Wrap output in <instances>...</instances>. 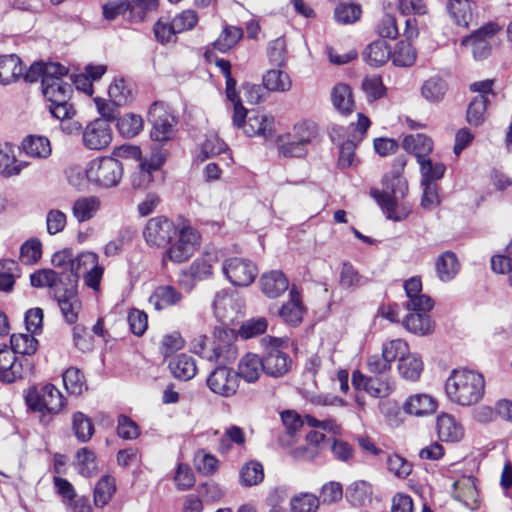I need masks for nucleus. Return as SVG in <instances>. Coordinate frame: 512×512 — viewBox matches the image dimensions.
I'll return each mask as SVG.
<instances>
[{
  "label": "nucleus",
  "instance_id": "58",
  "mask_svg": "<svg viewBox=\"0 0 512 512\" xmlns=\"http://www.w3.org/2000/svg\"><path fill=\"white\" fill-rule=\"evenodd\" d=\"M78 472L84 477H91L97 470L96 457L88 448H81L76 454Z\"/></svg>",
  "mask_w": 512,
  "mask_h": 512
},
{
  "label": "nucleus",
  "instance_id": "33",
  "mask_svg": "<svg viewBox=\"0 0 512 512\" xmlns=\"http://www.w3.org/2000/svg\"><path fill=\"white\" fill-rule=\"evenodd\" d=\"M183 296L175 287L171 285H160L155 288L149 297V303L156 310H163L170 306L177 305Z\"/></svg>",
  "mask_w": 512,
  "mask_h": 512
},
{
  "label": "nucleus",
  "instance_id": "1",
  "mask_svg": "<svg viewBox=\"0 0 512 512\" xmlns=\"http://www.w3.org/2000/svg\"><path fill=\"white\" fill-rule=\"evenodd\" d=\"M406 164V156L396 157L391 172L382 178V189L372 188L370 190L371 197L375 199L386 217L396 222L406 219L412 211V205L405 200L409 188L402 173Z\"/></svg>",
  "mask_w": 512,
  "mask_h": 512
},
{
  "label": "nucleus",
  "instance_id": "56",
  "mask_svg": "<svg viewBox=\"0 0 512 512\" xmlns=\"http://www.w3.org/2000/svg\"><path fill=\"white\" fill-rule=\"evenodd\" d=\"M108 95L110 100L118 106L126 105L133 98L131 87L122 78L110 84Z\"/></svg>",
  "mask_w": 512,
  "mask_h": 512
},
{
  "label": "nucleus",
  "instance_id": "5",
  "mask_svg": "<svg viewBox=\"0 0 512 512\" xmlns=\"http://www.w3.org/2000/svg\"><path fill=\"white\" fill-rule=\"evenodd\" d=\"M91 184L101 188L116 187L123 177L122 163L113 157H98L89 162Z\"/></svg>",
  "mask_w": 512,
  "mask_h": 512
},
{
  "label": "nucleus",
  "instance_id": "31",
  "mask_svg": "<svg viewBox=\"0 0 512 512\" xmlns=\"http://www.w3.org/2000/svg\"><path fill=\"white\" fill-rule=\"evenodd\" d=\"M24 66L16 54L0 56V83L10 85L21 79Z\"/></svg>",
  "mask_w": 512,
  "mask_h": 512
},
{
  "label": "nucleus",
  "instance_id": "38",
  "mask_svg": "<svg viewBox=\"0 0 512 512\" xmlns=\"http://www.w3.org/2000/svg\"><path fill=\"white\" fill-rule=\"evenodd\" d=\"M448 91V84L445 79L433 75L425 80L421 86V95L430 103L441 102Z\"/></svg>",
  "mask_w": 512,
  "mask_h": 512
},
{
  "label": "nucleus",
  "instance_id": "23",
  "mask_svg": "<svg viewBox=\"0 0 512 512\" xmlns=\"http://www.w3.org/2000/svg\"><path fill=\"white\" fill-rule=\"evenodd\" d=\"M305 310L301 296L293 286L289 290L288 301L285 302L278 310V316L286 324L296 327L302 322Z\"/></svg>",
  "mask_w": 512,
  "mask_h": 512
},
{
  "label": "nucleus",
  "instance_id": "19",
  "mask_svg": "<svg viewBox=\"0 0 512 512\" xmlns=\"http://www.w3.org/2000/svg\"><path fill=\"white\" fill-rule=\"evenodd\" d=\"M403 286L408 298L406 303L408 310L428 312L433 308V300L422 294V281L419 276L407 279Z\"/></svg>",
  "mask_w": 512,
  "mask_h": 512
},
{
  "label": "nucleus",
  "instance_id": "41",
  "mask_svg": "<svg viewBox=\"0 0 512 512\" xmlns=\"http://www.w3.org/2000/svg\"><path fill=\"white\" fill-rule=\"evenodd\" d=\"M24 153L33 158H47L51 154L50 141L45 136L28 135L22 141Z\"/></svg>",
  "mask_w": 512,
  "mask_h": 512
},
{
  "label": "nucleus",
  "instance_id": "43",
  "mask_svg": "<svg viewBox=\"0 0 512 512\" xmlns=\"http://www.w3.org/2000/svg\"><path fill=\"white\" fill-rule=\"evenodd\" d=\"M240 484L252 487L260 484L264 479V469L260 462L251 460L245 463L239 472Z\"/></svg>",
  "mask_w": 512,
  "mask_h": 512
},
{
  "label": "nucleus",
  "instance_id": "49",
  "mask_svg": "<svg viewBox=\"0 0 512 512\" xmlns=\"http://www.w3.org/2000/svg\"><path fill=\"white\" fill-rule=\"evenodd\" d=\"M115 479L109 475H104L97 482L94 489V503L96 506H105L115 493Z\"/></svg>",
  "mask_w": 512,
  "mask_h": 512
},
{
  "label": "nucleus",
  "instance_id": "3",
  "mask_svg": "<svg viewBox=\"0 0 512 512\" xmlns=\"http://www.w3.org/2000/svg\"><path fill=\"white\" fill-rule=\"evenodd\" d=\"M25 400L30 409L41 413L43 417L46 414H58L65 406L64 396L50 383L29 388Z\"/></svg>",
  "mask_w": 512,
  "mask_h": 512
},
{
  "label": "nucleus",
  "instance_id": "47",
  "mask_svg": "<svg viewBox=\"0 0 512 512\" xmlns=\"http://www.w3.org/2000/svg\"><path fill=\"white\" fill-rule=\"evenodd\" d=\"M416 60V51L407 41H399L392 50L391 61L395 66L409 67Z\"/></svg>",
  "mask_w": 512,
  "mask_h": 512
},
{
  "label": "nucleus",
  "instance_id": "46",
  "mask_svg": "<svg viewBox=\"0 0 512 512\" xmlns=\"http://www.w3.org/2000/svg\"><path fill=\"white\" fill-rule=\"evenodd\" d=\"M65 176L68 183L78 190H84L89 184H91L89 177V164L86 168H83L76 163L69 164L65 169Z\"/></svg>",
  "mask_w": 512,
  "mask_h": 512
},
{
  "label": "nucleus",
  "instance_id": "10",
  "mask_svg": "<svg viewBox=\"0 0 512 512\" xmlns=\"http://www.w3.org/2000/svg\"><path fill=\"white\" fill-rule=\"evenodd\" d=\"M32 364L26 358H19L7 347L0 349V381L14 383L32 372Z\"/></svg>",
  "mask_w": 512,
  "mask_h": 512
},
{
  "label": "nucleus",
  "instance_id": "27",
  "mask_svg": "<svg viewBox=\"0 0 512 512\" xmlns=\"http://www.w3.org/2000/svg\"><path fill=\"white\" fill-rule=\"evenodd\" d=\"M147 120L152 125V128H173L178 124V118L173 110L161 101H155L150 106Z\"/></svg>",
  "mask_w": 512,
  "mask_h": 512
},
{
  "label": "nucleus",
  "instance_id": "54",
  "mask_svg": "<svg viewBox=\"0 0 512 512\" xmlns=\"http://www.w3.org/2000/svg\"><path fill=\"white\" fill-rule=\"evenodd\" d=\"M228 150V146L222 141L215 132L206 136L205 141L200 146V154L197 156L201 161L214 157Z\"/></svg>",
  "mask_w": 512,
  "mask_h": 512
},
{
  "label": "nucleus",
  "instance_id": "57",
  "mask_svg": "<svg viewBox=\"0 0 512 512\" xmlns=\"http://www.w3.org/2000/svg\"><path fill=\"white\" fill-rule=\"evenodd\" d=\"M242 36L243 31L241 28L236 26H225L213 45L220 52H227L237 44Z\"/></svg>",
  "mask_w": 512,
  "mask_h": 512
},
{
  "label": "nucleus",
  "instance_id": "18",
  "mask_svg": "<svg viewBox=\"0 0 512 512\" xmlns=\"http://www.w3.org/2000/svg\"><path fill=\"white\" fill-rule=\"evenodd\" d=\"M67 74H54L43 79L42 92L50 103L69 101L73 92L72 84L63 79Z\"/></svg>",
  "mask_w": 512,
  "mask_h": 512
},
{
  "label": "nucleus",
  "instance_id": "63",
  "mask_svg": "<svg viewBox=\"0 0 512 512\" xmlns=\"http://www.w3.org/2000/svg\"><path fill=\"white\" fill-rule=\"evenodd\" d=\"M157 8L158 0H131L130 21L141 22L145 19L147 13L155 11Z\"/></svg>",
  "mask_w": 512,
  "mask_h": 512
},
{
  "label": "nucleus",
  "instance_id": "42",
  "mask_svg": "<svg viewBox=\"0 0 512 512\" xmlns=\"http://www.w3.org/2000/svg\"><path fill=\"white\" fill-rule=\"evenodd\" d=\"M169 368L174 377L180 380H189L197 373L194 359L186 354H180L170 361Z\"/></svg>",
  "mask_w": 512,
  "mask_h": 512
},
{
  "label": "nucleus",
  "instance_id": "36",
  "mask_svg": "<svg viewBox=\"0 0 512 512\" xmlns=\"http://www.w3.org/2000/svg\"><path fill=\"white\" fill-rule=\"evenodd\" d=\"M407 315L403 320V326L411 333L425 336L434 331L435 324L431 317L424 311H415Z\"/></svg>",
  "mask_w": 512,
  "mask_h": 512
},
{
  "label": "nucleus",
  "instance_id": "44",
  "mask_svg": "<svg viewBox=\"0 0 512 512\" xmlns=\"http://www.w3.org/2000/svg\"><path fill=\"white\" fill-rule=\"evenodd\" d=\"M237 354L238 350L234 344L218 341L213 342L211 353L206 354V360L225 364L234 361Z\"/></svg>",
  "mask_w": 512,
  "mask_h": 512
},
{
  "label": "nucleus",
  "instance_id": "2",
  "mask_svg": "<svg viewBox=\"0 0 512 512\" xmlns=\"http://www.w3.org/2000/svg\"><path fill=\"white\" fill-rule=\"evenodd\" d=\"M448 399L460 406H471L478 403L485 393L484 376L471 369H454L445 383Z\"/></svg>",
  "mask_w": 512,
  "mask_h": 512
},
{
  "label": "nucleus",
  "instance_id": "39",
  "mask_svg": "<svg viewBox=\"0 0 512 512\" xmlns=\"http://www.w3.org/2000/svg\"><path fill=\"white\" fill-rule=\"evenodd\" d=\"M436 272L442 282H448L455 278L460 270V264L453 252L447 251L438 256Z\"/></svg>",
  "mask_w": 512,
  "mask_h": 512
},
{
  "label": "nucleus",
  "instance_id": "60",
  "mask_svg": "<svg viewBox=\"0 0 512 512\" xmlns=\"http://www.w3.org/2000/svg\"><path fill=\"white\" fill-rule=\"evenodd\" d=\"M362 10L360 5L355 3H340L334 11V17L337 22L342 24H352L359 20Z\"/></svg>",
  "mask_w": 512,
  "mask_h": 512
},
{
  "label": "nucleus",
  "instance_id": "12",
  "mask_svg": "<svg viewBox=\"0 0 512 512\" xmlns=\"http://www.w3.org/2000/svg\"><path fill=\"white\" fill-rule=\"evenodd\" d=\"M225 277L235 286H249L256 278L258 270L251 261L233 257L222 264Z\"/></svg>",
  "mask_w": 512,
  "mask_h": 512
},
{
  "label": "nucleus",
  "instance_id": "15",
  "mask_svg": "<svg viewBox=\"0 0 512 512\" xmlns=\"http://www.w3.org/2000/svg\"><path fill=\"white\" fill-rule=\"evenodd\" d=\"M207 386L214 393L222 397H231L239 388V379L236 372L220 365L210 372L207 377Z\"/></svg>",
  "mask_w": 512,
  "mask_h": 512
},
{
  "label": "nucleus",
  "instance_id": "37",
  "mask_svg": "<svg viewBox=\"0 0 512 512\" xmlns=\"http://www.w3.org/2000/svg\"><path fill=\"white\" fill-rule=\"evenodd\" d=\"M246 443V435L243 429L236 425L227 427L221 435L217 451L221 455L229 454L234 446L243 448Z\"/></svg>",
  "mask_w": 512,
  "mask_h": 512
},
{
  "label": "nucleus",
  "instance_id": "59",
  "mask_svg": "<svg viewBox=\"0 0 512 512\" xmlns=\"http://www.w3.org/2000/svg\"><path fill=\"white\" fill-rule=\"evenodd\" d=\"M409 352V345L403 339L389 340L382 345V353L391 363L396 359L400 362V359L404 358Z\"/></svg>",
  "mask_w": 512,
  "mask_h": 512
},
{
  "label": "nucleus",
  "instance_id": "61",
  "mask_svg": "<svg viewBox=\"0 0 512 512\" xmlns=\"http://www.w3.org/2000/svg\"><path fill=\"white\" fill-rule=\"evenodd\" d=\"M422 175L421 184L433 183L444 176L446 167L442 163H432L430 159H423L418 162Z\"/></svg>",
  "mask_w": 512,
  "mask_h": 512
},
{
  "label": "nucleus",
  "instance_id": "35",
  "mask_svg": "<svg viewBox=\"0 0 512 512\" xmlns=\"http://www.w3.org/2000/svg\"><path fill=\"white\" fill-rule=\"evenodd\" d=\"M392 50L388 43L379 39L369 44L363 51V58L367 64L379 67L391 60Z\"/></svg>",
  "mask_w": 512,
  "mask_h": 512
},
{
  "label": "nucleus",
  "instance_id": "45",
  "mask_svg": "<svg viewBox=\"0 0 512 512\" xmlns=\"http://www.w3.org/2000/svg\"><path fill=\"white\" fill-rule=\"evenodd\" d=\"M82 142L87 149L101 150L112 141L110 130H81Z\"/></svg>",
  "mask_w": 512,
  "mask_h": 512
},
{
  "label": "nucleus",
  "instance_id": "48",
  "mask_svg": "<svg viewBox=\"0 0 512 512\" xmlns=\"http://www.w3.org/2000/svg\"><path fill=\"white\" fill-rule=\"evenodd\" d=\"M372 487L363 480L355 481L346 489V498L353 505H364L371 500Z\"/></svg>",
  "mask_w": 512,
  "mask_h": 512
},
{
  "label": "nucleus",
  "instance_id": "7",
  "mask_svg": "<svg viewBox=\"0 0 512 512\" xmlns=\"http://www.w3.org/2000/svg\"><path fill=\"white\" fill-rule=\"evenodd\" d=\"M104 273V268L99 264L98 255L94 252H81L74 257L72 271L67 276V281L71 284V279L75 276L76 284L80 274L84 276L85 284L94 291L99 290L100 282Z\"/></svg>",
  "mask_w": 512,
  "mask_h": 512
},
{
  "label": "nucleus",
  "instance_id": "30",
  "mask_svg": "<svg viewBox=\"0 0 512 512\" xmlns=\"http://www.w3.org/2000/svg\"><path fill=\"white\" fill-rule=\"evenodd\" d=\"M26 166V162L17 160L15 148L12 144L8 142L0 143V174L3 177L16 176Z\"/></svg>",
  "mask_w": 512,
  "mask_h": 512
},
{
  "label": "nucleus",
  "instance_id": "14",
  "mask_svg": "<svg viewBox=\"0 0 512 512\" xmlns=\"http://www.w3.org/2000/svg\"><path fill=\"white\" fill-rule=\"evenodd\" d=\"M178 228L166 217H153L147 221L143 237L148 245L162 247L170 243L171 239L176 236Z\"/></svg>",
  "mask_w": 512,
  "mask_h": 512
},
{
  "label": "nucleus",
  "instance_id": "40",
  "mask_svg": "<svg viewBox=\"0 0 512 512\" xmlns=\"http://www.w3.org/2000/svg\"><path fill=\"white\" fill-rule=\"evenodd\" d=\"M424 364L420 355L409 352L398 362V371L402 378L408 381H418L423 372Z\"/></svg>",
  "mask_w": 512,
  "mask_h": 512
},
{
  "label": "nucleus",
  "instance_id": "53",
  "mask_svg": "<svg viewBox=\"0 0 512 512\" xmlns=\"http://www.w3.org/2000/svg\"><path fill=\"white\" fill-rule=\"evenodd\" d=\"M332 102L339 112L350 113L353 107L351 88L346 84L336 85L332 91Z\"/></svg>",
  "mask_w": 512,
  "mask_h": 512
},
{
  "label": "nucleus",
  "instance_id": "32",
  "mask_svg": "<svg viewBox=\"0 0 512 512\" xmlns=\"http://www.w3.org/2000/svg\"><path fill=\"white\" fill-rule=\"evenodd\" d=\"M261 358L254 353H246L241 357L237 366L238 379L241 378L247 383H255L263 372Z\"/></svg>",
  "mask_w": 512,
  "mask_h": 512
},
{
  "label": "nucleus",
  "instance_id": "16",
  "mask_svg": "<svg viewBox=\"0 0 512 512\" xmlns=\"http://www.w3.org/2000/svg\"><path fill=\"white\" fill-rule=\"evenodd\" d=\"M54 296L65 321L68 324L76 323L82 304L77 294L75 276L71 279V284L68 283L66 287H56Z\"/></svg>",
  "mask_w": 512,
  "mask_h": 512
},
{
  "label": "nucleus",
  "instance_id": "55",
  "mask_svg": "<svg viewBox=\"0 0 512 512\" xmlns=\"http://www.w3.org/2000/svg\"><path fill=\"white\" fill-rule=\"evenodd\" d=\"M11 351L14 355H31L37 350L38 341L33 334H13L10 338Z\"/></svg>",
  "mask_w": 512,
  "mask_h": 512
},
{
  "label": "nucleus",
  "instance_id": "21",
  "mask_svg": "<svg viewBox=\"0 0 512 512\" xmlns=\"http://www.w3.org/2000/svg\"><path fill=\"white\" fill-rule=\"evenodd\" d=\"M453 497L471 510L479 504L477 480L473 476H462L453 484Z\"/></svg>",
  "mask_w": 512,
  "mask_h": 512
},
{
  "label": "nucleus",
  "instance_id": "13",
  "mask_svg": "<svg viewBox=\"0 0 512 512\" xmlns=\"http://www.w3.org/2000/svg\"><path fill=\"white\" fill-rule=\"evenodd\" d=\"M268 341L270 348L261 358L263 372L270 377L278 378L290 370L292 360L287 353L279 349V345L282 342L280 339L269 337Z\"/></svg>",
  "mask_w": 512,
  "mask_h": 512
},
{
  "label": "nucleus",
  "instance_id": "62",
  "mask_svg": "<svg viewBox=\"0 0 512 512\" xmlns=\"http://www.w3.org/2000/svg\"><path fill=\"white\" fill-rule=\"evenodd\" d=\"M94 103L100 116V118L96 120L97 123L101 120L108 126L115 123L119 115V111L117 109V107H119L118 105L114 104L110 99L106 100L100 97L94 98Z\"/></svg>",
  "mask_w": 512,
  "mask_h": 512
},
{
  "label": "nucleus",
  "instance_id": "26",
  "mask_svg": "<svg viewBox=\"0 0 512 512\" xmlns=\"http://www.w3.org/2000/svg\"><path fill=\"white\" fill-rule=\"evenodd\" d=\"M260 288L268 298L275 299L289 289V280L280 270H272L260 277Z\"/></svg>",
  "mask_w": 512,
  "mask_h": 512
},
{
  "label": "nucleus",
  "instance_id": "24",
  "mask_svg": "<svg viewBox=\"0 0 512 512\" xmlns=\"http://www.w3.org/2000/svg\"><path fill=\"white\" fill-rule=\"evenodd\" d=\"M437 408V400L426 393L413 394L402 405V409L406 414L415 417L432 415L436 412Z\"/></svg>",
  "mask_w": 512,
  "mask_h": 512
},
{
  "label": "nucleus",
  "instance_id": "6",
  "mask_svg": "<svg viewBox=\"0 0 512 512\" xmlns=\"http://www.w3.org/2000/svg\"><path fill=\"white\" fill-rule=\"evenodd\" d=\"M176 236L177 239L164 253V262L170 260L173 263H183L190 259L200 244L199 233L187 223L179 226Z\"/></svg>",
  "mask_w": 512,
  "mask_h": 512
},
{
  "label": "nucleus",
  "instance_id": "8",
  "mask_svg": "<svg viewBox=\"0 0 512 512\" xmlns=\"http://www.w3.org/2000/svg\"><path fill=\"white\" fill-rule=\"evenodd\" d=\"M472 92L478 93L469 103L466 119L471 126H480L487 116V107L495 97L493 80H483L470 85Z\"/></svg>",
  "mask_w": 512,
  "mask_h": 512
},
{
  "label": "nucleus",
  "instance_id": "64",
  "mask_svg": "<svg viewBox=\"0 0 512 512\" xmlns=\"http://www.w3.org/2000/svg\"><path fill=\"white\" fill-rule=\"evenodd\" d=\"M319 499L310 493H302L292 498V512H317Z\"/></svg>",
  "mask_w": 512,
  "mask_h": 512
},
{
  "label": "nucleus",
  "instance_id": "51",
  "mask_svg": "<svg viewBox=\"0 0 512 512\" xmlns=\"http://www.w3.org/2000/svg\"><path fill=\"white\" fill-rule=\"evenodd\" d=\"M263 84L270 91L284 92L291 88L288 74L280 69L269 70L263 77Z\"/></svg>",
  "mask_w": 512,
  "mask_h": 512
},
{
  "label": "nucleus",
  "instance_id": "11",
  "mask_svg": "<svg viewBox=\"0 0 512 512\" xmlns=\"http://www.w3.org/2000/svg\"><path fill=\"white\" fill-rule=\"evenodd\" d=\"M166 160V154L161 150H154L138 162L136 170L131 175V185L135 189H144L153 182V173L157 172Z\"/></svg>",
  "mask_w": 512,
  "mask_h": 512
},
{
  "label": "nucleus",
  "instance_id": "25",
  "mask_svg": "<svg viewBox=\"0 0 512 512\" xmlns=\"http://www.w3.org/2000/svg\"><path fill=\"white\" fill-rule=\"evenodd\" d=\"M477 5L471 0H448L446 10L454 24L468 27L473 21Z\"/></svg>",
  "mask_w": 512,
  "mask_h": 512
},
{
  "label": "nucleus",
  "instance_id": "17",
  "mask_svg": "<svg viewBox=\"0 0 512 512\" xmlns=\"http://www.w3.org/2000/svg\"><path fill=\"white\" fill-rule=\"evenodd\" d=\"M352 385L356 390H364L369 395L376 398H384L388 396L394 389L393 382L390 379L367 377L360 371L353 372Z\"/></svg>",
  "mask_w": 512,
  "mask_h": 512
},
{
  "label": "nucleus",
  "instance_id": "22",
  "mask_svg": "<svg viewBox=\"0 0 512 512\" xmlns=\"http://www.w3.org/2000/svg\"><path fill=\"white\" fill-rule=\"evenodd\" d=\"M436 430L439 439L447 443L460 442L465 435L462 423L448 413H441L437 416Z\"/></svg>",
  "mask_w": 512,
  "mask_h": 512
},
{
  "label": "nucleus",
  "instance_id": "29",
  "mask_svg": "<svg viewBox=\"0 0 512 512\" xmlns=\"http://www.w3.org/2000/svg\"><path fill=\"white\" fill-rule=\"evenodd\" d=\"M54 74H68V69L59 63L35 62L31 64L26 72L23 71L21 78L27 83L41 80V86L43 87V79Z\"/></svg>",
  "mask_w": 512,
  "mask_h": 512
},
{
  "label": "nucleus",
  "instance_id": "52",
  "mask_svg": "<svg viewBox=\"0 0 512 512\" xmlns=\"http://www.w3.org/2000/svg\"><path fill=\"white\" fill-rule=\"evenodd\" d=\"M63 383L71 395H81L87 390L83 373L74 367L68 368L63 374Z\"/></svg>",
  "mask_w": 512,
  "mask_h": 512
},
{
  "label": "nucleus",
  "instance_id": "4",
  "mask_svg": "<svg viewBox=\"0 0 512 512\" xmlns=\"http://www.w3.org/2000/svg\"><path fill=\"white\" fill-rule=\"evenodd\" d=\"M502 27L496 22H488L462 38L460 45L469 49L475 60L486 59L496 44V36Z\"/></svg>",
  "mask_w": 512,
  "mask_h": 512
},
{
  "label": "nucleus",
  "instance_id": "28",
  "mask_svg": "<svg viewBox=\"0 0 512 512\" xmlns=\"http://www.w3.org/2000/svg\"><path fill=\"white\" fill-rule=\"evenodd\" d=\"M101 204V200L97 196H81L73 202L71 212L77 222H87L97 215Z\"/></svg>",
  "mask_w": 512,
  "mask_h": 512
},
{
  "label": "nucleus",
  "instance_id": "34",
  "mask_svg": "<svg viewBox=\"0 0 512 512\" xmlns=\"http://www.w3.org/2000/svg\"><path fill=\"white\" fill-rule=\"evenodd\" d=\"M402 147L407 152L414 154L420 162L431 153L433 141L423 133L411 134L404 137Z\"/></svg>",
  "mask_w": 512,
  "mask_h": 512
},
{
  "label": "nucleus",
  "instance_id": "20",
  "mask_svg": "<svg viewBox=\"0 0 512 512\" xmlns=\"http://www.w3.org/2000/svg\"><path fill=\"white\" fill-rule=\"evenodd\" d=\"M223 258V254L216 248H208L195 259L188 269L189 275L195 280H204L212 275L213 269Z\"/></svg>",
  "mask_w": 512,
  "mask_h": 512
},
{
  "label": "nucleus",
  "instance_id": "9",
  "mask_svg": "<svg viewBox=\"0 0 512 512\" xmlns=\"http://www.w3.org/2000/svg\"><path fill=\"white\" fill-rule=\"evenodd\" d=\"M248 137H263L269 143H276L279 151L286 157H300L305 154L307 138L294 132H285L276 135L277 130H252Z\"/></svg>",
  "mask_w": 512,
  "mask_h": 512
},
{
  "label": "nucleus",
  "instance_id": "50",
  "mask_svg": "<svg viewBox=\"0 0 512 512\" xmlns=\"http://www.w3.org/2000/svg\"><path fill=\"white\" fill-rule=\"evenodd\" d=\"M72 430L80 442H87L94 433V425L87 415L82 412H75L72 415Z\"/></svg>",
  "mask_w": 512,
  "mask_h": 512
}]
</instances>
